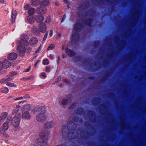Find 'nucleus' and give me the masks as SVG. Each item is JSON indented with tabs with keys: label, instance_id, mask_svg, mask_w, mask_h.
Instances as JSON below:
<instances>
[{
	"label": "nucleus",
	"instance_id": "f03ea898",
	"mask_svg": "<svg viewBox=\"0 0 146 146\" xmlns=\"http://www.w3.org/2000/svg\"><path fill=\"white\" fill-rule=\"evenodd\" d=\"M47 134L46 131H41L40 133V137L37 139L36 140V142L38 145L40 146H48L46 141L43 140V137Z\"/></svg>",
	"mask_w": 146,
	"mask_h": 146
},
{
	"label": "nucleus",
	"instance_id": "a19ab883",
	"mask_svg": "<svg viewBox=\"0 0 146 146\" xmlns=\"http://www.w3.org/2000/svg\"><path fill=\"white\" fill-rule=\"evenodd\" d=\"M61 79V77L60 76H59L57 78V82H60Z\"/></svg>",
	"mask_w": 146,
	"mask_h": 146
},
{
	"label": "nucleus",
	"instance_id": "7c9ffc66",
	"mask_svg": "<svg viewBox=\"0 0 146 146\" xmlns=\"http://www.w3.org/2000/svg\"><path fill=\"white\" fill-rule=\"evenodd\" d=\"M23 99H27L30 98V96L29 94H26L23 96Z\"/></svg>",
	"mask_w": 146,
	"mask_h": 146
},
{
	"label": "nucleus",
	"instance_id": "473e14b6",
	"mask_svg": "<svg viewBox=\"0 0 146 146\" xmlns=\"http://www.w3.org/2000/svg\"><path fill=\"white\" fill-rule=\"evenodd\" d=\"M45 71L46 72H49L50 71V68L49 66H46L45 68Z\"/></svg>",
	"mask_w": 146,
	"mask_h": 146
},
{
	"label": "nucleus",
	"instance_id": "3c124183",
	"mask_svg": "<svg viewBox=\"0 0 146 146\" xmlns=\"http://www.w3.org/2000/svg\"><path fill=\"white\" fill-rule=\"evenodd\" d=\"M62 49L63 50H64V47H62Z\"/></svg>",
	"mask_w": 146,
	"mask_h": 146
},
{
	"label": "nucleus",
	"instance_id": "423d86ee",
	"mask_svg": "<svg viewBox=\"0 0 146 146\" xmlns=\"http://www.w3.org/2000/svg\"><path fill=\"white\" fill-rule=\"evenodd\" d=\"M30 6V4L28 3L24 6V8L25 10L28 9L27 11L28 14L30 15H31L34 14L35 9L33 8H29Z\"/></svg>",
	"mask_w": 146,
	"mask_h": 146
},
{
	"label": "nucleus",
	"instance_id": "79ce46f5",
	"mask_svg": "<svg viewBox=\"0 0 146 146\" xmlns=\"http://www.w3.org/2000/svg\"><path fill=\"white\" fill-rule=\"evenodd\" d=\"M49 57L50 58L52 59L53 58V56L52 54H50L49 55Z\"/></svg>",
	"mask_w": 146,
	"mask_h": 146
},
{
	"label": "nucleus",
	"instance_id": "a18cd8bd",
	"mask_svg": "<svg viewBox=\"0 0 146 146\" xmlns=\"http://www.w3.org/2000/svg\"><path fill=\"white\" fill-rule=\"evenodd\" d=\"M58 37H60L61 36V34L60 33H58Z\"/></svg>",
	"mask_w": 146,
	"mask_h": 146
},
{
	"label": "nucleus",
	"instance_id": "a211bd4d",
	"mask_svg": "<svg viewBox=\"0 0 146 146\" xmlns=\"http://www.w3.org/2000/svg\"><path fill=\"white\" fill-rule=\"evenodd\" d=\"M17 15L16 11L15 10H13L11 14L12 22L13 23L14 22Z\"/></svg>",
	"mask_w": 146,
	"mask_h": 146
},
{
	"label": "nucleus",
	"instance_id": "603ef678",
	"mask_svg": "<svg viewBox=\"0 0 146 146\" xmlns=\"http://www.w3.org/2000/svg\"><path fill=\"white\" fill-rule=\"evenodd\" d=\"M23 102H24V101ZM22 102H19V103H20Z\"/></svg>",
	"mask_w": 146,
	"mask_h": 146
},
{
	"label": "nucleus",
	"instance_id": "c85d7f7f",
	"mask_svg": "<svg viewBox=\"0 0 146 146\" xmlns=\"http://www.w3.org/2000/svg\"><path fill=\"white\" fill-rule=\"evenodd\" d=\"M43 64L44 65H47L49 63V62L48 61V59L44 60H43Z\"/></svg>",
	"mask_w": 146,
	"mask_h": 146
},
{
	"label": "nucleus",
	"instance_id": "e433bc0d",
	"mask_svg": "<svg viewBox=\"0 0 146 146\" xmlns=\"http://www.w3.org/2000/svg\"><path fill=\"white\" fill-rule=\"evenodd\" d=\"M49 32V36L51 37L53 35V31L52 30H50L49 31H48Z\"/></svg>",
	"mask_w": 146,
	"mask_h": 146
},
{
	"label": "nucleus",
	"instance_id": "4468645a",
	"mask_svg": "<svg viewBox=\"0 0 146 146\" xmlns=\"http://www.w3.org/2000/svg\"><path fill=\"white\" fill-rule=\"evenodd\" d=\"M2 63L3 64V68H8L11 65L10 62L7 59L4 60Z\"/></svg>",
	"mask_w": 146,
	"mask_h": 146
},
{
	"label": "nucleus",
	"instance_id": "393cba45",
	"mask_svg": "<svg viewBox=\"0 0 146 146\" xmlns=\"http://www.w3.org/2000/svg\"><path fill=\"white\" fill-rule=\"evenodd\" d=\"M41 4L44 6H47L50 4L48 0H44L42 2Z\"/></svg>",
	"mask_w": 146,
	"mask_h": 146
},
{
	"label": "nucleus",
	"instance_id": "dca6fc26",
	"mask_svg": "<svg viewBox=\"0 0 146 146\" xmlns=\"http://www.w3.org/2000/svg\"><path fill=\"white\" fill-rule=\"evenodd\" d=\"M32 32L36 36H38L40 35V33L39 29L36 26H33L32 28Z\"/></svg>",
	"mask_w": 146,
	"mask_h": 146
},
{
	"label": "nucleus",
	"instance_id": "c756f323",
	"mask_svg": "<svg viewBox=\"0 0 146 146\" xmlns=\"http://www.w3.org/2000/svg\"><path fill=\"white\" fill-rule=\"evenodd\" d=\"M68 102V101L67 100H64L62 101V103L63 105H64L66 104Z\"/></svg>",
	"mask_w": 146,
	"mask_h": 146
},
{
	"label": "nucleus",
	"instance_id": "0eeeda50",
	"mask_svg": "<svg viewBox=\"0 0 146 146\" xmlns=\"http://www.w3.org/2000/svg\"><path fill=\"white\" fill-rule=\"evenodd\" d=\"M46 118V116L44 113V112H41L37 115L36 117L37 120L40 122L44 121Z\"/></svg>",
	"mask_w": 146,
	"mask_h": 146
},
{
	"label": "nucleus",
	"instance_id": "864d4df0",
	"mask_svg": "<svg viewBox=\"0 0 146 146\" xmlns=\"http://www.w3.org/2000/svg\"><path fill=\"white\" fill-rule=\"evenodd\" d=\"M55 4L56 5H58V4L57 3H55Z\"/></svg>",
	"mask_w": 146,
	"mask_h": 146
},
{
	"label": "nucleus",
	"instance_id": "9d476101",
	"mask_svg": "<svg viewBox=\"0 0 146 146\" xmlns=\"http://www.w3.org/2000/svg\"><path fill=\"white\" fill-rule=\"evenodd\" d=\"M38 27L40 33V32L44 33L46 31L47 27L46 25L44 23H42L40 24L38 26Z\"/></svg>",
	"mask_w": 146,
	"mask_h": 146
},
{
	"label": "nucleus",
	"instance_id": "cd10ccee",
	"mask_svg": "<svg viewBox=\"0 0 146 146\" xmlns=\"http://www.w3.org/2000/svg\"><path fill=\"white\" fill-rule=\"evenodd\" d=\"M48 31H47L45 34V35L44 36L43 38V40L42 41V42L44 43V42L46 40L47 38V36L48 35Z\"/></svg>",
	"mask_w": 146,
	"mask_h": 146
},
{
	"label": "nucleus",
	"instance_id": "9b49d317",
	"mask_svg": "<svg viewBox=\"0 0 146 146\" xmlns=\"http://www.w3.org/2000/svg\"><path fill=\"white\" fill-rule=\"evenodd\" d=\"M46 8L45 7L40 6L36 9V11L38 13L44 14L46 12Z\"/></svg>",
	"mask_w": 146,
	"mask_h": 146
},
{
	"label": "nucleus",
	"instance_id": "2f4dec72",
	"mask_svg": "<svg viewBox=\"0 0 146 146\" xmlns=\"http://www.w3.org/2000/svg\"><path fill=\"white\" fill-rule=\"evenodd\" d=\"M50 17H47L45 20V22L46 23H49L50 22Z\"/></svg>",
	"mask_w": 146,
	"mask_h": 146
},
{
	"label": "nucleus",
	"instance_id": "1a4fd4ad",
	"mask_svg": "<svg viewBox=\"0 0 146 146\" xmlns=\"http://www.w3.org/2000/svg\"><path fill=\"white\" fill-rule=\"evenodd\" d=\"M38 42V39L36 37H33L31 38L28 42L29 44L33 46H35L37 44Z\"/></svg>",
	"mask_w": 146,
	"mask_h": 146
},
{
	"label": "nucleus",
	"instance_id": "f257e3e1",
	"mask_svg": "<svg viewBox=\"0 0 146 146\" xmlns=\"http://www.w3.org/2000/svg\"><path fill=\"white\" fill-rule=\"evenodd\" d=\"M82 27V24L80 23H77L75 24L73 31V34L72 35L70 38L72 44L78 41L79 39L78 32Z\"/></svg>",
	"mask_w": 146,
	"mask_h": 146
},
{
	"label": "nucleus",
	"instance_id": "aec40b11",
	"mask_svg": "<svg viewBox=\"0 0 146 146\" xmlns=\"http://www.w3.org/2000/svg\"><path fill=\"white\" fill-rule=\"evenodd\" d=\"M28 22L31 24L33 23L36 20L35 16H29L27 19Z\"/></svg>",
	"mask_w": 146,
	"mask_h": 146
},
{
	"label": "nucleus",
	"instance_id": "5701e85b",
	"mask_svg": "<svg viewBox=\"0 0 146 146\" xmlns=\"http://www.w3.org/2000/svg\"><path fill=\"white\" fill-rule=\"evenodd\" d=\"M8 114L6 112H3L0 115L1 118L2 119L3 121H4L5 119L7 117Z\"/></svg>",
	"mask_w": 146,
	"mask_h": 146
},
{
	"label": "nucleus",
	"instance_id": "f704fd0d",
	"mask_svg": "<svg viewBox=\"0 0 146 146\" xmlns=\"http://www.w3.org/2000/svg\"><path fill=\"white\" fill-rule=\"evenodd\" d=\"M3 68V64L2 62L0 61V73Z\"/></svg>",
	"mask_w": 146,
	"mask_h": 146
},
{
	"label": "nucleus",
	"instance_id": "ea45409f",
	"mask_svg": "<svg viewBox=\"0 0 146 146\" xmlns=\"http://www.w3.org/2000/svg\"><path fill=\"white\" fill-rule=\"evenodd\" d=\"M23 98V96H21L20 97H19L17 98H15L14 99V100H21Z\"/></svg>",
	"mask_w": 146,
	"mask_h": 146
},
{
	"label": "nucleus",
	"instance_id": "2eb2a0df",
	"mask_svg": "<svg viewBox=\"0 0 146 146\" xmlns=\"http://www.w3.org/2000/svg\"><path fill=\"white\" fill-rule=\"evenodd\" d=\"M20 108V106L19 105H17L16 106L13 108L12 110L11 113L13 115L16 114L18 112Z\"/></svg>",
	"mask_w": 146,
	"mask_h": 146
},
{
	"label": "nucleus",
	"instance_id": "7ed1b4c3",
	"mask_svg": "<svg viewBox=\"0 0 146 146\" xmlns=\"http://www.w3.org/2000/svg\"><path fill=\"white\" fill-rule=\"evenodd\" d=\"M29 44L27 41L21 40L20 45L18 46L17 48V50L20 54L24 53L26 50L25 46H27Z\"/></svg>",
	"mask_w": 146,
	"mask_h": 146
},
{
	"label": "nucleus",
	"instance_id": "f3484780",
	"mask_svg": "<svg viewBox=\"0 0 146 146\" xmlns=\"http://www.w3.org/2000/svg\"><path fill=\"white\" fill-rule=\"evenodd\" d=\"M54 124V122L52 121L47 122L45 124L44 127L45 128H50L52 127Z\"/></svg>",
	"mask_w": 146,
	"mask_h": 146
},
{
	"label": "nucleus",
	"instance_id": "ddd939ff",
	"mask_svg": "<svg viewBox=\"0 0 146 146\" xmlns=\"http://www.w3.org/2000/svg\"><path fill=\"white\" fill-rule=\"evenodd\" d=\"M31 108L32 106L31 105L27 104L22 106L21 108V110L23 111H25V110L29 111L31 109Z\"/></svg>",
	"mask_w": 146,
	"mask_h": 146
},
{
	"label": "nucleus",
	"instance_id": "5fc2aeb1",
	"mask_svg": "<svg viewBox=\"0 0 146 146\" xmlns=\"http://www.w3.org/2000/svg\"><path fill=\"white\" fill-rule=\"evenodd\" d=\"M9 119V117H8L7 118V119Z\"/></svg>",
	"mask_w": 146,
	"mask_h": 146
},
{
	"label": "nucleus",
	"instance_id": "4be33fe9",
	"mask_svg": "<svg viewBox=\"0 0 146 146\" xmlns=\"http://www.w3.org/2000/svg\"><path fill=\"white\" fill-rule=\"evenodd\" d=\"M40 3V0H31V4L34 6H37Z\"/></svg>",
	"mask_w": 146,
	"mask_h": 146
},
{
	"label": "nucleus",
	"instance_id": "6e6552de",
	"mask_svg": "<svg viewBox=\"0 0 146 146\" xmlns=\"http://www.w3.org/2000/svg\"><path fill=\"white\" fill-rule=\"evenodd\" d=\"M21 117L25 119L29 120L31 118V115L28 111H23Z\"/></svg>",
	"mask_w": 146,
	"mask_h": 146
},
{
	"label": "nucleus",
	"instance_id": "c03bdc74",
	"mask_svg": "<svg viewBox=\"0 0 146 146\" xmlns=\"http://www.w3.org/2000/svg\"><path fill=\"white\" fill-rule=\"evenodd\" d=\"M64 81L67 83H68L69 82V81L66 79L64 80Z\"/></svg>",
	"mask_w": 146,
	"mask_h": 146
},
{
	"label": "nucleus",
	"instance_id": "4c0bfd02",
	"mask_svg": "<svg viewBox=\"0 0 146 146\" xmlns=\"http://www.w3.org/2000/svg\"><path fill=\"white\" fill-rule=\"evenodd\" d=\"M31 68V66H29V67L28 68H27L25 70L24 72H28L29 71H30Z\"/></svg>",
	"mask_w": 146,
	"mask_h": 146
},
{
	"label": "nucleus",
	"instance_id": "bb28decb",
	"mask_svg": "<svg viewBox=\"0 0 146 146\" xmlns=\"http://www.w3.org/2000/svg\"><path fill=\"white\" fill-rule=\"evenodd\" d=\"M1 91L3 93H7L8 92L9 90L7 88H1Z\"/></svg>",
	"mask_w": 146,
	"mask_h": 146
},
{
	"label": "nucleus",
	"instance_id": "6ab92c4d",
	"mask_svg": "<svg viewBox=\"0 0 146 146\" xmlns=\"http://www.w3.org/2000/svg\"><path fill=\"white\" fill-rule=\"evenodd\" d=\"M66 52L70 56H73L75 55V53L71 50L66 48H65Z\"/></svg>",
	"mask_w": 146,
	"mask_h": 146
},
{
	"label": "nucleus",
	"instance_id": "412c9836",
	"mask_svg": "<svg viewBox=\"0 0 146 146\" xmlns=\"http://www.w3.org/2000/svg\"><path fill=\"white\" fill-rule=\"evenodd\" d=\"M36 20L38 22L42 21L44 19V17L42 15H38L35 16Z\"/></svg>",
	"mask_w": 146,
	"mask_h": 146
},
{
	"label": "nucleus",
	"instance_id": "49530a36",
	"mask_svg": "<svg viewBox=\"0 0 146 146\" xmlns=\"http://www.w3.org/2000/svg\"><path fill=\"white\" fill-rule=\"evenodd\" d=\"M30 146H36L33 143H31Z\"/></svg>",
	"mask_w": 146,
	"mask_h": 146
},
{
	"label": "nucleus",
	"instance_id": "39448f33",
	"mask_svg": "<svg viewBox=\"0 0 146 146\" xmlns=\"http://www.w3.org/2000/svg\"><path fill=\"white\" fill-rule=\"evenodd\" d=\"M12 78L11 77H7L3 78L0 80V82L1 83H3L5 82L6 84L9 86L11 87H16V85L12 83L9 82H8L11 80Z\"/></svg>",
	"mask_w": 146,
	"mask_h": 146
},
{
	"label": "nucleus",
	"instance_id": "58836bf2",
	"mask_svg": "<svg viewBox=\"0 0 146 146\" xmlns=\"http://www.w3.org/2000/svg\"><path fill=\"white\" fill-rule=\"evenodd\" d=\"M32 113L33 114H35L37 112L36 110L35 109H33L31 110Z\"/></svg>",
	"mask_w": 146,
	"mask_h": 146
},
{
	"label": "nucleus",
	"instance_id": "6e6d98bb",
	"mask_svg": "<svg viewBox=\"0 0 146 146\" xmlns=\"http://www.w3.org/2000/svg\"><path fill=\"white\" fill-rule=\"evenodd\" d=\"M67 134H68V133H67ZM68 135H69V133L68 134Z\"/></svg>",
	"mask_w": 146,
	"mask_h": 146
},
{
	"label": "nucleus",
	"instance_id": "72a5a7b5",
	"mask_svg": "<svg viewBox=\"0 0 146 146\" xmlns=\"http://www.w3.org/2000/svg\"><path fill=\"white\" fill-rule=\"evenodd\" d=\"M68 130V128L66 126H64L62 128V131L63 132H64L65 131H67Z\"/></svg>",
	"mask_w": 146,
	"mask_h": 146
},
{
	"label": "nucleus",
	"instance_id": "a878e982",
	"mask_svg": "<svg viewBox=\"0 0 146 146\" xmlns=\"http://www.w3.org/2000/svg\"><path fill=\"white\" fill-rule=\"evenodd\" d=\"M55 47V45L54 44H50L47 49V50H52Z\"/></svg>",
	"mask_w": 146,
	"mask_h": 146
},
{
	"label": "nucleus",
	"instance_id": "de8ad7c7",
	"mask_svg": "<svg viewBox=\"0 0 146 146\" xmlns=\"http://www.w3.org/2000/svg\"><path fill=\"white\" fill-rule=\"evenodd\" d=\"M64 2L67 3V0H63Z\"/></svg>",
	"mask_w": 146,
	"mask_h": 146
},
{
	"label": "nucleus",
	"instance_id": "37998d69",
	"mask_svg": "<svg viewBox=\"0 0 146 146\" xmlns=\"http://www.w3.org/2000/svg\"><path fill=\"white\" fill-rule=\"evenodd\" d=\"M39 61H37V62H36V63H35L34 66L35 67H36V65L39 62Z\"/></svg>",
	"mask_w": 146,
	"mask_h": 146
},
{
	"label": "nucleus",
	"instance_id": "c9c22d12",
	"mask_svg": "<svg viewBox=\"0 0 146 146\" xmlns=\"http://www.w3.org/2000/svg\"><path fill=\"white\" fill-rule=\"evenodd\" d=\"M40 76H43L44 78L46 77V74L44 72H42L40 74Z\"/></svg>",
	"mask_w": 146,
	"mask_h": 146
},
{
	"label": "nucleus",
	"instance_id": "b1692460",
	"mask_svg": "<svg viewBox=\"0 0 146 146\" xmlns=\"http://www.w3.org/2000/svg\"><path fill=\"white\" fill-rule=\"evenodd\" d=\"M8 128V124L7 122H5L3 125V129L4 131H7Z\"/></svg>",
	"mask_w": 146,
	"mask_h": 146
},
{
	"label": "nucleus",
	"instance_id": "f8f14e48",
	"mask_svg": "<svg viewBox=\"0 0 146 146\" xmlns=\"http://www.w3.org/2000/svg\"><path fill=\"white\" fill-rule=\"evenodd\" d=\"M17 54L14 52L10 53L8 56V59L11 60H15L17 58Z\"/></svg>",
	"mask_w": 146,
	"mask_h": 146
},
{
	"label": "nucleus",
	"instance_id": "8fccbe9b",
	"mask_svg": "<svg viewBox=\"0 0 146 146\" xmlns=\"http://www.w3.org/2000/svg\"><path fill=\"white\" fill-rule=\"evenodd\" d=\"M62 56L63 57V58H64V54H62Z\"/></svg>",
	"mask_w": 146,
	"mask_h": 146
},
{
	"label": "nucleus",
	"instance_id": "20e7f679",
	"mask_svg": "<svg viewBox=\"0 0 146 146\" xmlns=\"http://www.w3.org/2000/svg\"><path fill=\"white\" fill-rule=\"evenodd\" d=\"M21 117V113H18L12 118L11 120V123L13 127H17L19 126L20 122V119Z\"/></svg>",
	"mask_w": 146,
	"mask_h": 146
},
{
	"label": "nucleus",
	"instance_id": "09e8293b",
	"mask_svg": "<svg viewBox=\"0 0 146 146\" xmlns=\"http://www.w3.org/2000/svg\"><path fill=\"white\" fill-rule=\"evenodd\" d=\"M4 2V0H0V3H3Z\"/></svg>",
	"mask_w": 146,
	"mask_h": 146
}]
</instances>
